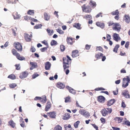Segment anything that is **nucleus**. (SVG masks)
<instances>
[{
  "instance_id": "51",
  "label": "nucleus",
  "mask_w": 130,
  "mask_h": 130,
  "mask_svg": "<svg viewBox=\"0 0 130 130\" xmlns=\"http://www.w3.org/2000/svg\"><path fill=\"white\" fill-rule=\"evenodd\" d=\"M114 23H113V22L112 21H109L108 23V26H112V25L113 26V25H114Z\"/></svg>"
},
{
  "instance_id": "44",
  "label": "nucleus",
  "mask_w": 130,
  "mask_h": 130,
  "mask_svg": "<svg viewBox=\"0 0 130 130\" xmlns=\"http://www.w3.org/2000/svg\"><path fill=\"white\" fill-rule=\"evenodd\" d=\"M42 25L41 24H39L38 25H36L34 26V28L35 29H38L40 28Z\"/></svg>"
},
{
  "instance_id": "39",
  "label": "nucleus",
  "mask_w": 130,
  "mask_h": 130,
  "mask_svg": "<svg viewBox=\"0 0 130 130\" xmlns=\"http://www.w3.org/2000/svg\"><path fill=\"white\" fill-rule=\"evenodd\" d=\"M15 15H14V19H19L20 17V15L18 14L17 12H16L14 13Z\"/></svg>"
},
{
  "instance_id": "48",
  "label": "nucleus",
  "mask_w": 130,
  "mask_h": 130,
  "mask_svg": "<svg viewBox=\"0 0 130 130\" xmlns=\"http://www.w3.org/2000/svg\"><path fill=\"white\" fill-rule=\"evenodd\" d=\"M60 48L61 51L63 52L65 50V46L63 45H61L60 46Z\"/></svg>"
},
{
  "instance_id": "33",
  "label": "nucleus",
  "mask_w": 130,
  "mask_h": 130,
  "mask_svg": "<svg viewBox=\"0 0 130 130\" xmlns=\"http://www.w3.org/2000/svg\"><path fill=\"white\" fill-rule=\"evenodd\" d=\"M71 98L70 96H68L64 98L65 102L66 103L70 102L71 101Z\"/></svg>"
},
{
  "instance_id": "25",
  "label": "nucleus",
  "mask_w": 130,
  "mask_h": 130,
  "mask_svg": "<svg viewBox=\"0 0 130 130\" xmlns=\"http://www.w3.org/2000/svg\"><path fill=\"white\" fill-rule=\"evenodd\" d=\"M115 102L114 99H112L108 101L107 103V105L108 106H110L113 104Z\"/></svg>"
},
{
  "instance_id": "31",
  "label": "nucleus",
  "mask_w": 130,
  "mask_h": 130,
  "mask_svg": "<svg viewBox=\"0 0 130 130\" xmlns=\"http://www.w3.org/2000/svg\"><path fill=\"white\" fill-rule=\"evenodd\" d=\"M10 125L13 128H14L15 126V123L12 120H10L9 122Z\"/></svg>"
},
{
  "instance_id": "14",
  "label": "nucleus",
  "mask_w": 130,
  "mask_h": 130,
  "mask_svg": "<svg viewBox=\"0 0 130 130\" xmlns=\"http://www.w3.org/2000/svg\"><path fill=\"white\" fill-rule=\"evenodd\" d=\"M71 117L70 114L68 113H65L63 115L62 119L63 120H68Z\"/></svg>"
},
{
  "instance_id": "29",
  "label": "nucleus",
  "mask_w": 130,
  "mask_h": 130,
  "mask_svg": "<svg viewBox=\"0 0 130 130\" xmlns=\"http://www.w3.org/2000/svg\"><path fill=\"white\" fill-rule=\"evenodd\" d=\"M46 31L48 35L50 36H51L52 35L53 33L54 32V31L53 30H51L49 28H48L47 29Z\"/></svg>"
},
{
  "instance_id": "30",
  "label": "nucleus",
  "mask_w": 130,
  "mask_h": 130,
  "mask_svg": "<svg viewBox=\"0 0 130 130\" xmlns=\"http://www.w3.org/2000/svg\"><path fill=\"white\" fill-rule=\"evenodd\" d=\"M8 78L12 80H14L16 79V76L15 75L13 74H11L9 75Z\"/></svg>"
},
{
  "instance_id": "46",
  "label": "nucleus",
  "mask_w": 130,
  "mask_h": 130,
  "mask_svg": "<svg viewBox=\"0 0 130 130\" xmlns=\"http://www.w3.org/2000/svg\"><path fill=\"white\" fill-rule=\"evenodd\" d=\"M105 89L104 88L102 87H100V88H96L94 90L95 91H98L100 90H105Z\"/></svg>"
},
{
  "instance_id": "4",
  "label": "nucleus",
  "mask_w": 130,
  "mask_h": 130,
  "mask_svg": "<svg viewBox=\"0 0 130 130\" xmlns=\"http://www.w3.org/2000/svg\"><path fill=\"white\" fill-rule=\"evenodd\" d=\"M124 82L122 85V86L124 88H126L128 85V83L130 80L128 76H127L126 78H124L123 79Z\"/></svg>"
},
{
  "instance_id": "35",
  "label": "nucleus",
  "mask_w": 130,
  "mask_h": 130,
  "mask_svg": "<svg viewBox=\"0 0 130 130\" xmlns=\"http://www.w3.org/2000/svg\"><path fill=\"white\" fill-rule=\"evenodd\" d=\"M73 26L74 27L78 29H79L80 28V24L79 23H75Z\"/></svg>"
},
{
  "instance_id": "21",
  "label": "nucleus",
  "mask_w": 130,
  "mask_h": 130,
  "mask_svg": "<svg viewBox=\"0 0 130 130\" xmlns=\"http://www.w3.org/2000/svg\"><path fill=\"white\" fill-rule=\"evenodd\" d=\"M44 19L46 21L49 20L50 18V15L46 12H44Z\"/></svg>"
},
{
  "instance_id": "54",
  "label": "nucleus",
  "mask_w": 130,
  "mask_h": 130,
  "mask_svg": "<svg viewBox=\"0 0 130 130\" xmlns=\"http://www.w3.org/2000/svg\"><path fill=\"white\" fill-rule=\"evenodd\" d=\"M100 120L101 121V122L103 123V124L105 123L106 122V120L105 118H101L100 119Z\"/></svg>"
},
{
  "instance_id": "36",
  "label": "nucleus",
  "mask_w": 130,
  "mask_h": 130,
  "mask_svg": "<svg viewBox=\"0 0 130 130\" xmlns=\"http://www.w3.org/2000/svg\"><path fill=\"white\" fill-rule=\"evenodd\" d=\"M111 14L113 15H118L119 14V12L118 10H117L112 12Z\"/></svg>"
},
{
  "instance_id": "56",
  "label": "nucleus",
  "mask_w": 130,
  "mask_h": 130,
  "mask_svg": "<svg viewBox=\"0 0 130 130\" xmlns=\"http://www.w3.org/2000/svg\"><path fill=\"white\" fill-rule=\"evenodd\" d=\"M107 37V40L108 41L110 40L111 39V36L107 34L106 35Z\"/></svg>"
},
{
  "instance_id": "59",
  "label": "nucleus",
  "mask_w": 130,
  "mask_h": 130,
  "mask_svg": "<svg viewBox=\"0 0 130 130\" xmlns=\"http://www.w3.org/2000/svg\"><path fill=\"white\" fill-rule=\"evenodd\" d=\"M91 125L96 130H98V127L95 124H92Z\"/></svg>"
},
{
  "instance_id": "28",
  "label": "nucleus",
  "mask_w": 130,
  "mask_h": 130,
  "mask_svg": "<svg viewBox=\"0 0 130 130\" xmlns=\"http://www.w3.org/2000/svg\"><path fill=\"white\" fill-rule=\"evenodd\" d=\"M42 100H40L41 102L44 103H45L46 101V96L45 95H43L42 97Z\"/></svg>"
},
{
  "instance_id": "43",
  "label": "nucleus",
  "mask_w": 130,
  "mask_h": 130,
  "mask_svg": "<svg viewBox=\"0 0 130 130\" xmlns=\"http://www.w3.org/2000/svg\"><path fill=\"white\" fill-rule=\"evenodd\" d=\"M34 10H29L27 12V14L30 15H34Z\"/></svg>"
},
{
  "instance_id": "34",
  "label": "nucleus",
  "mask_w": 130,
  "mask_h": 130,
  "mask_svg": "<svg viewBox=\"0 0 130 130\" xmlns=\"http://www.w3.org/2000/svg\"><path fill=\"white\" fill-rule=\"evenodd\" d=\"M89 4L90 6L93 7H95L96 5L95 2L92 1H90Z\"/></svg>"
},
{
  "instance_id": "62",
  "label": "nucleus",
  "mask_w": 130,
  "mask_h": 130,
  "mask_svg": "<svg viewBox=\"0 0 130 130\" xmlns=\"http://www.w3.org/2000/svg\"><path fill=\"white\" fill-rule=\"evenodd\" d=\"M98 48V49L97 50H99L102 52L103 51V49L100 46L97 47L96 48Z\"/></svg>"
},
{
  "instance_id": "57",
  "label": "nucleus",
  "mask_w": 130,
  "mask_h": 130,
  "mask_svg": "<svg viewBox=\"0 0 130 130\" xmlns=\"http://www.w3.org/2000/svg\"><path fill=\"white\" fill-rule=\"evenodd\" d=\"M36 49L34 47H31L30 51L32 52H34L36 51Z\"/></svg>"
},
{
  "instance_id": "55",
  "label": "nucleus",
  "mask_w": 130,
  "mask_h": 130,
  "mask_svg": "<svg viewBox=\"0 0 130 130\" xmlns=\"http://www.w3.org/2000/svg\"><path fill=\"white\" fill-rule=\"evenodd\" d=\"M42 98L41 97H38V96H36L35 97V98L34 99V100H42Z\"/></svg>"
},
{
  "instance_id": "2",
  "label": "nucleus",
  "mask_w": 130,
  "mask_h": 130,
  "mask_svg": "<svg viewBox=\"0 0 130 130\" xmlns=\"http://www.w3.org/2000/svg\"><path fill=\"white\" fill-rule=\"evenodd\" d=\"M112 109L110 108H104L101 111V113L103 116H106L110 114L112 112Z\"/></svg>"
},
{
  "instance_id": "40",
  "label": "nucleus",
  "mask_w": 130,
  "mask_h": 130,
  "mask_svg": "<svg viewBox=\"0 0 130 130\" xmlns=\"http://www.w3.org/2000/svg\"><path fill=\"white\" fill-rule=\"evenodd\" d=\"M80 123V121H78L75 123H74V126L75 128H78V125Z\"/></svg>"
},
{
  "instance_id": "19",
  "label": "nucleus",
  "mask_w": 130,
  "mask_h": 130,
  "mask_svg": "<svg viewBox=\"0 0 130 130\" xmlns=\"http://www.w3.org/2000/svg\"><path fill=\"white\" fill-rule=\"evenodd\" d=\"M30 64L31 66L30 68V70H31L36 68V67H37V63L36 62H30Z\"/></svg>"
},
{
  "instance_id": "7",
  "label": "nucleus",
  "mask_w": 130,
  "mask_h": 130,
  "mask_svg": "<svg viewBox=\"0 0 130 130\" xmlns=\"http://www.w3.org/2000/svg\"><path fill=\"white\" fill-rule=\"evenodd\" d=\"M28 73L27 71L23 72L21 73L19 77L21 79L26 78L28 75Z\"/></svg>"
},
{
  "instance_id": "61",
  "label": "nucleus",
  "mask_w": 130,
  "mask_h": 130,
  "mask_svg": "<svg viewBox=\"0 0 130 130\" xmlns=\"http://www.w3.org/2000/svg\"><path fill=\"white\" fill-rule=\"evenodd\" d=\"M42 43L43 44H44V45L47 46H48V44L47 43V41H46L44 40L42 41Z\"/></svg>"
},
{
  "instance_id": "11",
  "label": "nucleus",
  "mask_w": 130,
  "mask_h": 130,
  "mask_svg": "<svg viewBox=\"0 0 130 130\" xmlns=\"http://www.w3.org/2000/svg\"><path fill=\"white\" fill-rule=\"evenodd\" d=\"M31 34H30V35H29L27 34H25L24 35L25 39L27 41L29 42L31 41Z\"/></svg>"
},
{
  "instance_id": "26",
  "label": "nucleus",
  "mask_w": 130,
  "mask_h": 130,
  "mask_svg": "<svg viewBox=\"0 0 130 130\" xmlns=\"http://www.w3.org/2000/svg\"><path fill=\"white\" fill-rule=\"evenodd\" d=\"M16 57L18 59L20 60H24L25 59V58L24 57L21 56L20 55L19 53L18 54Z\"/></svg>"
},
{
  "instance_id": "58",
  "label": "nucleus",
  "mask_w": 130,
  "mask_h": 130,
  "mask_svg": "<svg viewBox=\"0 0 130 130\" xmlns=\"http://www.w3.org/2000/svg\"><path fill=\"white\" fill-rule=\"evenodd\" d=\"M125 124L128 126H130V122L128 121H125Z\"/></svg>"
},
{
  "instance_id": "60",
  "label": "nucleus",
  "mask_w": 130,
  "mask_h": 130,
  "mask_svg": "<svg viewBox=\"0 0 130 130\" xmlns=\"http://www.w3.org/2000/svg\"><path fill=\"white\" fill-rule=\"evenodd\" d=\"M30 18H31L30 17L27 15L24 17V19L28 21V20L30 19Z\"/></svg>"
},
{
  "instance_id": "13",
  "label": "nucleus",
  "mask_w": 130,
  "mask_h": 130,
  "mask_svg": "<svg viewBox=\"0 0 130 130\" xmlns=\"http://www.w3.org/2000/svg\"><path fill=\"white\" fill-rule=\"evenodd\" d=\"M79 55V52L77 50H74L72 53L71 56L73 58L76 57Z\"/></svg>"
},
{
  "instance_id": "8",
  "label": "nucleus",
  "mask_w": 130,
  "mask_h": 130,
  "mask_svg": "<svg viewBox=\"0 0 130 130\" xmlns=\"http://www.w3.org/2000/svg\"><path fill=\"white\" fill-rule=\"evenodd\" d=\"M80 113L86 118H89L90 116L89 113L84 110L81 111Z\"/></svg>"
},
{
  "instance_id": "3",
  "label": "nucleus",
  "mask_w": 130,
  "mask_h": 130,
  "mask_svg": "<svg viewBox=\"0 0 130 130\" xmlns=\"http://www.w3.org/2000/svg\"><path fill=\"white\" fill-rule=\"evenodd\" d=\"M82 8L83 11L85 12L90 13L92 9L89 5L86 6L85 4H84Z\"/></svg>"
},
{
  "instance_id": "32",
  "label": "nucleus",
  "mask_w": 130,
  "mask_h": 130,
  "mask_svg": "<svg viewBox=\"0 0 130 130\" xmlns=\"http://www.w3.org/2000/svg\"><path fill=\"white\" fill-rule=\"evenodd\" d=\"M123 119V118L119 117H116L114 119L115 120L117 121L119 123L121 122Z\"/></svg>"
},
{
  "instance_id": "45",
  "label": "nucleus",
  "mask_w": 130,
  "mask_h": 130,
  "mask_svg": "<svg viewBox=\"0 0 130 130\" xmlns=\"http://www.w3.org/2000/svg\"><path fill=\"white\" fill-rule=\"evenodd\" d=\"M57 44V41L54 40H52L51 42V45L52 46H53L54 45H56Z\"/></svg>"
},
{
  "instance_id": "47",
  "label": "nucleus",
  "mask_w": 130,
  "mask_h": 130,
  "mask_svg": "<svg viewBox=\"0 0 130 130\" xmlns=\"http://www.w3.org/2000/svg\"><path fill=\"white\" fill-rule=\"evenodd\" d=\"M17 86V85L15 83H13L10 84L9 85V87L11 88H14Z\"/></svg>"
},
{
  "instance_id": "6",
  "label": "nucleus",
  "mask_w": 130,
  "mask_h": 130,
  "mask_svg": "<svg viewBox=\"0 0 130 130\" xmlns=\"http://www.w3.org/2000/svg\"><path fill=\"white\" fill-rule=\"evenodd\" d=\"M112 28L114 30L119 31L121 29V26L119 23H115L112 26Z\"/></svg>"
},
{
  "instance_id": "1",
  "label": "nucleus",
  "mask_w": 130,
  "mask_h": 130,
  "mask_svg": "<svg viewBox=\"0 0 130 130\" xmlns=\"http://www.w3.org/2000/svg\"><path fill=\"white\" fill-rule=\"evenodd\" d=\"M67 57H64L63 58V67L64 70L69 67V65L71 62V59L70 57L68 55L67 56Z\"/></svg>"
},
{
  "instance_id": "15",
  "label": "nucleus",
  "mask_w": 130,
  "mask_h": 130,
  "mask_svg": "<svg viewBox=\"0 0 130 130\" xmlns=\"http://www.w3.org/2000/svg\"><path fill=\"white\" fill-rule=\"evenodd\" d=\"M122 95L127 98H130V95L129 94L128 91L124 90L122 93Z\"/></svg>"
},
{
  "instance_id": "24",
  "label": "nucleus",
  "mask_w": 130,
  "mask_h": 130,
  "mask_svg": "<svg viewBox=\"0 0 130 130\" xmlns=\"http://www.w3.org/2000/svg\"><path fill=\"white\" fill-rule=\"evenodd\" d=\"M113 39L117 42L119 40V39H120V38L119 37V35L116 33H114L113 35Z\"/></svg>"
},
{
  "instance_id": "18",
  "label": "nucleus",
  "mask_w": 130,
  "mask_h": 130,
  "mask_svg": "<svg viewBox=\"0 0 130 130\" xmlns=\"http://www.w3.org/2000/svg\"><path fill=\"white\" fill-rule=\"evenodd\" d=\"M66 88L69 90V92L70 93L74 94H76V92L75 90L72 88L69 87L68 86L66 87Z\"/></svg>"
},
{
  "instance_id": "52",
  "label": "nucleus",
  "mask_w": 130,
  "mask_h": 130,
  "mask_svg": "<svg viewBox=\"0 0 130 130\" xmlns=\"http://www.w3.org/2000/svg\"><path fill=\"white\" fill-rule=\"evenodd\" d=\"M16 67V69L19 70L20 69V64H16L15 65Z\"/></svg>"
},
{
  "instance_id": "23",
  "label": "nucleus",
  "mask_w": 130,
  "mask_h": 130,
  "mask_svg": "<svg viewBox=\"0 0 130 130\" xmlns=\"http://www.w3.org/2000/svg\"><path fill=\"white\" fill-rule=\"evenodd\" d=\"M96 25L101 28H104L105 26V25L104 23L100 22H97L96 23Z\"/></svg>"
},
{
  "instance_id": "27",
  "label": "nucleus",
  "mask_w": 130,
  "mask_h": 130,
  "mask_svg": "<svg viewBox=\"0 0 130 130\" xmlns=\"http://www.w3.org/2000/svg\"><path fill=\"white\" fill-rule=\"evenodd\" d=\"M103 55V54L101 53H98L95 54V57L97 59H99L100 58V57Z\"/></svg>"
},
{
  "instance_id": "50",
  "label": "nucleus",
  "mask_w": 130,
  "mask_h": 130,
  "mask_svg": "<svg viewBox=\"0 0 130 130\" xmlns=\"http://www.w3.org/2000/svg\"><path fill=\"white\" fill-rule=\"evenodd\" d=\"M48 48V46L47 47H44L40 49V50L42 52H43L47 50V48Z\"/></svg>"
},
{
  "instance_id": "53",
  "label": "nucleus",
  "mask_w": 130,
  "mask_h": 130,
  "mask_svg": "<svg viewBox=\"0 0 130 130\" xmlns=\"http://www.w3.org/2000/svg\"><path fill=\"white\" fill-rule=\"evenodd\" d=\"M100 16L101 17H102V13L101 12H100L98 13L96 16V18H98Z\"/></svg>"
},
{
  "instance_id": "42",
  "label": "nucleus",
  "mask_w": 130,
  "mask_h": 130,
  "mask_svg": "<svg viewBox=\"0 0 130 130\" xmlns=\"http://www.w3.org/2000/svg\"><path fill=\"white\" fill-rule=\"evenodd\" d=\"M83 18L86 19H87L88 18L92 19V17L91 15L90 14H86L83 17Z\"/></svg>"
},
{
  "instance_id": "37",
  "label": "nucleus",
  "mask_w": 130,
  "mask_h": 130,
  "mask_svg": "<svg viewBox=\"0 0 130 130\" xmlns=\"http://www.w3.org/2000/svg\"><path fill=\"white\" fill-rule=\"evenodd\" d=\"M11 52L12 54L14 56H16L19 53H18L17 51L15 50L14 49H13L11 50Z\"/></svg>"
},
{
  "instance_id": "10",
  "label": "nucleus",
  "mask_w": 130,
  "mask_h": 130,
  "mask_svg": "<svg viewBox=\"0 0 130 130\" xmlns=\"http://www.w3.org/2000/svg\"><path fill=\"white\" fill-rule=\"evenodd\" d=\"M73 39L72 38L69 37H67L66 39V41L68 44L72 45L74 41H73Z\"/></svg>"
},
{
  "instance_id": "9",
  "label": "nucleus",
  "mask_w": 130,
  "mask_h": 130,
  "mask_svg": "<svg viewBox=\"0 0 130 130\" xmlns=\"http://www.w3.org/2000/svg\"><path fill=\"white\" fill-rule=\"evenodd\" d=\"M47 115L50 118H55L56 116V113L55 111H52L47 112Z\"/></svg>"
},
{
  "instance_id": "64",
  "label": "nucleus",
  "mask_w": 130,
  "mask_h": 130,
  "mask_svg": "<svg viewBox=\"0 0 130 130\" xmlns=\"http://www.w3.org/2000/svg\"><path fill=\"white\" fill-rule=\"evenodd\" d=\"M129 45V42H126L125 45V47L126 48H128Z\"/></svg>"
},
{
  "instance_id": "17",
  "label": "nucleus",
  "mask_w": 130,
  "mask_h": 130,
  "mask_svg": "<svg viewBox=\"0 0 130 130\" xmlns=\"http://www.w3.org/2000/svg\"><path fill=\"white\" fill-rule=\"evenodd\" d=\"M51 64V63L48 61L45 62V69L46 70H49L50 69Z\"/></svg>"
},
{
  "instance_id": "20",
  "label": "nucleus",
  "mask_w": 130,
  "mask_h": 130,
  "mask_svg": "<svg viewBox=\"0 0 130 130\" xmlns=\"http://www.w3.org/2000/svg\"><path fill=\"white\" fill-rule=\"evenodd\" d=\"M56 86L60 89H63L65 87V85L61 82H58Z\"/></svg>"
},
{
  "instance_id": "12",
  "label": "nucleus",
  "mask_w": 130,
  "mask_h": 130,
  "mask_svg": "<svg viewBox=\"0 0 130 130\" xmlns=\"http://www.w3.org/2000/svg\"><path fill=\"white\" fill-rule=\"evenodd\" d=\"M98 101L100 103H104L105 101V98L102 95H100L98 97Z\"/></svg>"
},
{
  "instance_id": "22",
  "label": "nucleus",
  "mask_w": 130,
  "mask_h": 130,
  "mask_svg": "<svg viewBox=\"0 0 130 130\" xmlns=\"http://www.w3.org/2000/svg\"><path fill=\"white\" fill-rule=\"evenodd\" d=\"M124 18L126 23H129L130 22V19L129 15L126 14L125 15Z\"/></svg>"
},
{
  "instance_id": "5",
  "label": "nucleus",
  "mask_w": 130,
  "mask_h": 130,
  "mask_svg": "<svg viewBox=\"0 0 130 130\" xmlns=\"http://www.w3.org/2000/svg\"><path fill=\"white\" fill-rule=\"evenodd\" d=\"M15 48L19 52H21L22 50V46L21 44L19 42H15L14 43Z\"/></svg>"
},
{
  "instance_id": "38",
  "label": "nucleus",
  "mask_w": 130,
  "mask_h": 130,
  "mask_svg": "<svg viewBox=\"0 0 130 130\" xmlns=\"http://www.w3.org/2000/svg\"><path fill=\"white\" fill-rule=\"evenodd\" d=\"M62 127L59 125H56L54 128V130H62Z\"/></svg>"
},
{
  "instance_id": "41",
  "label": "nucleus",
  "mask_w": 130,
  "mask_h": 130,
  "mask_svg": "<svg viewBox=\"0 0 130 130\" xmlns=\"http://www.w3.org/2000/svg\"><path fill=\"white\" fill-rule=\"evenodd\" d=\"M119 47V45L117 44L116 45L113 49V52L116 53H117L118 48Z\"/></svg>"
},
{
  "instance_id": "63",
  "label": "nucleus",
  "mask_w": 130,
  "mask_h": 130,
  "mask_svg": "<svg viewBox=\"0 0 130 130\" xmlns=\"http://www.w3.org/2000/svg\"><path fill=\"white\" fill-rule=\"evenodd\" d=\"M90 47V45L86 44L85 46V48L87 50H89Z\"/></svg>"
},
{
  "instance_id": "49",
  "label": "nucleus",
  "mask_w": 130,
  "mask_h": 130,
  "mask_svg": "<svg viewBox=\"0 0 130 130\" xmlns=\"http://www.w3.org/2000/svg\"><path fill=\"white\" fill-rule=\"evenodd\" d=\"M57 31L60 34H62L64 33V31L60 29H56Z\"/></svg>"
},
{
  "instance_id": "16",
  "label": "nucleus",
  "mask_w": 130,
  "mask_h": 130,
  "mask_svg": "<svg viewBox=\"0 0 130 130\" xmlns=\"http://www.w3.org/2000/svg\"><path fill=\"white\" fill-rule=\"evenodd\" d=\"M51 104L50 101H48L46 104V105L45 109L46 111H47L51 108Z\"/></svg>"
}]
</instances>
